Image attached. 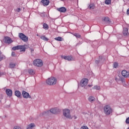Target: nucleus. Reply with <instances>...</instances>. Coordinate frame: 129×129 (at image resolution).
I'll list each match as a JSON object with an SVG mask.
<instances>
[{
    "label": "nucleus",
    "mask_w": 129,
    "mask_h": 129,
    "mask_svg": "<svg viewBox=\"0 0 129 129\" xmlns=\"http://www.w3.org/2000/svg\"><path fill=\"white\" fill-rule=\"evenodd\" d=\"M19 37L21 40H22L23 42H28V36H26L22 33H20L19 34Z\"/></svg>",
    "instance_id": "423d86ee"
},
{
    "label": "nucleus",
    "mask_w": 129,
    "mask_h": 129,
    "mask_svg": "<svg viewBox=\"0 0 129 129\" xmlns=\"http://www.w3.org/2000/svg\"><path fill=\"white\" fill-rule=\"evenodd\" d=\"M40 39H41V40H43V41H48L49 40L48 38L46 37L45 36H41Z\"/></svg>",
    "instance_id": "a878e982"
},
{
    "label": "nucleus",
    "mask_w": 129,
    "mask_h": 129,
    "mask_svg": "<svg viewBox=\"0 0 129 129\" xmlns=\"http://www.w3.org/2000/svg\"><path fill=\"white\" fill-rule=\"evenodd\" d=\"M46 82L48 85H55L57 83V79L54 77H51L48 78Z\"/></svg>",
    "instance_id": "f03ea898"
},
{
    "label": "nucleus",
    "mask_w": 129,
    "mask_h": 129,
    "mask_svg": "<svg viewBox=\"0 0 129 129\" xmlns=\"http://www.w3.org/2000/svg\"><path fill=\"white\" fill-rule=\"evenodd\" d=\"M104 21H105L107 24H110V20H109V18L107 17L104 18Z\"/></svg>",
    "instance_id": "5701e85b"
},
{
    "label": "nucleus",
    "mask_w": 129,
    "mask_h": 129,
    "mask_svg": "<svg viewBox=\"0 0 129 129\" xmlns=\"http://www.w3.org/2000/svg\"><path fill=\"white\" fill-rule=\"evenodd\" d=\"M54 40H56V41H62V40H63V39H62V37L59 36L58 37H56L54 38Z\"/></svg>",
    "instance_id": "cd10ccee"
},
{
    "label": "nucleus",
    "mask_w": 129,
    "mask_h": 129,
    "mask_svg": "<svg viewBox=\"0 0 129 129\" xmlns=\"http://www.w3.org/2000/svg\"><path fill=\"white\" fill-rule=\"evenodd\" d=\"M13 51L16 50H20V52H25L26 51V46L25 45H17L12 48Z\"/></svg>",
    "instance_id": "39448f33"
},
{
    "label": "nucleus",
    "mask_w": 129,
    "mask_h": 129,
    "mask_svg": "<svg viewBox=\"0 0 129 129\" xmlns=\"http://www.w3.org/2000/svg\"><path fill=\"white\" fill-rule=\"evenodd\" d=\"M50 113V111L47 110L43 112L40 114V115L41 116H43V115H49V114Z\"/></svg>",
    "instance_id": "f3484780"
},
{
    "label": "nucleus",
    "mask_w": 129,
    "mask_h": 129,
    "mask_svg": "<svg viewBox=\"0 0 129 129\" xmlns=\"http://www.w3.org/2000/svg\"><path fill=\"white\" fill-rule=\"evenodd\" d=\"M63 115L67 118H69V119H72L73 118V117L71 116L70 114V110L68 109H65L63 110Z\"/></svg>",
    "instance_id": "20e7f679"
},
{
    "label": "nucleus",
    "mask_w": 129,
    "mask_h": 129,
    "mask_svg": "<svg viewBox=\"0 0 129 129\" xmlns=\"http://www.w3.org/2000/svg\"><path fill=\"white\" fill-rule=\"evenodd\" d=\"M22 96L24 98H31V97L29 93L25 91H22Z\"/></svg>",
    "instance_id": "9d476101"
},
{
    "label": "nucleus",
    "mask_w": 129,
    "mask_h": 129,
    "mask_svg": "<svg viewBox=\"0 0 129 129\" xmlns=\"http://www.w3.org/2000/svg\"><path fill=\"white\" fill-rule=\"evenodd\" d=\"M15 95L19 98H21V97H22V94L20 91H16L15 92Z\"/></svg>",
    "instance_id": "dca6fc26"
},
{
    "label": "nucleus",
    "mask_w": 129,
    "mask_h": 129,
    "mask_svg": "<svg viewBox=\"0 0 129 129\" xmlns=\"http://www.w3.org/2000/svg\"><path fill=\"white\" fill-rule=\"evenodd\" d=\"M105 3L106 5H110L111 4V0H105Z\"/></svg>",
    "instance_id": "c85d7f7f"
},
{
    "label": "nucleus",
    "mask_w": 129,
    "mask_h": 129,
    "mask_svg": "<svg viewBox=\"0 0 129 129\" xmlns=\"http://www.w3.org/2000/svg\"><path fill=\"white\" fill-rule=\"evenodd\" d=\"M33 64L34 66H36V67H42L44 65V62L42 59H36L33 61Z\"/></svg>",
    "instance_id": "7ed1b4c3"
},
{
    "label": "nucleus",
    "mask_w": 129,
    "mask_h": 129,
    "mask_svg": "<svg viewBox=\"0 0 129 129\" xmlns=\"http://www.w3.org/2000/svg\"><path fill=\"white\" fill-rule=\"evenodd\" d=\"M41 3L43 6H48L49 4H50V1L49 0H42Z\"/></svg>",
    "instance_id": "4468645a"
},
{
    "label": "nucleus",
    "mask_w": 129,
    "mask_h": 129,
    "mask_svg": "<svg viewBox=\"0 0 129 129\" xmlns=\"http://www.w3.org/2000/svg\"><path fill=\"white\" fill-rule=\"evenodd\" d=\"M16 11L17 12V13H20V12H21V8L16 9Z\"/></svg>",
    "instance_id": "c9c22d12"
},
{
    "label": "nucleus",
    "mask_w": 129,
    "mask_h": 129,
    "mask_svg": "<svg viewBox=\"0 0 129 129\" xmlns=\"http://www.w3.org/2000/svg\"><path fill=\"white\" fill-rule=\"evenodd\" d=\"M118 77H119V81H121L122 83H124V82H125V79H124V78L119 76H118Z\"/></svg>",
    "instance_id": "aec40b11"
},
{
    "label": "nucleus",
    "mask_w": 129,
    "mask_h": 129,
    "mask_svg": "<svg viewBox=\"0 0 129 129\" xmlns=\"http://www.w3.org/2000/svg\"><path fill=\"white\" fill-rule=\"evenodd\" d=\"M88 100L90 102H91V103H92V102L95 101V98H94V97L93 96H90L88 98Z\"/></svg>",
    "instance_id": "6ab92c4d"
},
{
    "label": "nucleus",
    "mask_w": 129,
    "mask_h": 129,
    "mask_svg": "<svg viewBox=\"0 0 129 129\" xmlns=\"http://www.w3.org/2000/svg\"><path fill=\"white\" fill-rule=\"evenodd\" d=\"M117 66H118V63H117V62H114L113 64L114 68H116Z\"/></svg>",
    "instance_id": "2f4dec72"
},
{
    "label": "nucleus",
    "mask_w": 129,
    "mask_h": 129,
    "mask_svg": "<svg viewBox=\"0 0 129 129\" xmlns=\"http://www.w3.org/2000/svg\"><path fill=\"white\" fill-rule=\"evenodd\" d=\"M43 28L44 29V30H49V25L46 23H43Z\"/></svg>",
    "instance_id": "b1692460"
},
{
    "label": "nucleus",
    "mask_w": 129,
    "mask_h": 129,
    "mask_svg": "<svg viewBox=\"0 0 129 129\" xmlns=\"http://www.w3.org/2000/svg\"><path fill=\"white\" fill-rule=\"evenodd\" d=\"M127 15H129V8L127 10Z\"/></svg>",
    "instance_id": "58836bf2"
},
{
    "label": "nucleus",
    "mask_w": 129,
    "mask_h": 129,
    "mask_svg": "<svg viewBox=\"0 0 129 129\" xmlns=\"http://www.w3.org/2000/svg\"><path fill=\"white\" fill-rule=\"evenodd\" d=\"M35 126V124L31 123L27 126V129H32Z\"/></svg>",
    "instance_id": "4be33fe9"
},
{
    "label": "nucleus",
    "mask_w": 129,
    "mask_h": 129,
    "mask_svg": "<svg viewBox=\"0 0 129 129\" xmlns=\"http://www.w3.org/2000/svg\"><path fill=\"white\" fill-rule=\"evenodd\" d=\"M88 86H89V87H91V86H92V85H89Z\"/></svg>",
    "instance_id": "37998d69"
},
{
    "label": "nucleus",
    "mask_w": 129,
    "mask_h": 129,
    "mask_svg": "<svg viewBox=\"0 0 129 129\" xmlns=\"http://www.w3.org/2000/svg\"><path fill=\"white\" fill-rule=\"evenodd\" d=\"M95 63H96V64H98V63H99V60H96V61H95Z\"/></svg>",
    "instance_id": "a19ab883"
},
{
    "label": "nucleus",
    "mask_w": 129,
    "mask_h": 129,
    "mask_svg": "<svg viewBox=\"0 0 129 129\" xmlns=\"http://www.w3.org/2000/svg\"><path fill=\"white\" fill-rule=\"evenodd\" d=\"M124 36H127L128 35V28H124L123 31Z\"/></svg>",
    "instance_id": "a211bd4d"
},
{
    "label": "nucleus",
    "mask_w": 129,
    "mask_h": 129,
    "mask_svg": "<svg viewBox=\"0 0 129 129\" xmlns=\"http://www.w3.org/2000/svg\"><path fill=\"white\" fill-rule=\"evenodd\" d=\"M80 84L82 87H84L85 88V87L87 85V84H88V79H83L81 81Z\"/></svg>",
    "instance_id": "0eeeda50"
},
{
    "label": "nucleus",
    "mask_w": 129,
    "mask_h": 129,
    "mask_svg": "<svg viewBox=\"0 0 129 129\" xmlns=\"http://www.w3.org/2000/svg\"><path fill=\"white\" fill-rule=\"evenodd\" d=\"M9 67H10V68H15V67H16V63L11 62L10 63Z\"/></svg>",
    "instance_id": "bb28decb"
},
{
    "label": "nucleus",
    "mask_w": 129,
    "mask_h": 129,
    "mask_svg": "<svg viewBox=\"0 0 129 129\" xmlns=\"http://www.w3.org/2000/svg\"><path fill=\"white\" fill-rule=\"evenodd\" d=\"M89 8L90 10H93L95 9V6L94 4H91L89 5Z\"/></svg>",
    "instance_id": "393cba45"
},
{
    "label": "nucleus",
    "mask_w": 129,
    "mask_h": 129,
    "mask_svg": "<svg viewBox=\"0 0 129 129\" xmlns=\"http://www.w3.org/2000/svg\"><path fill=\"white\" fill-rule=\"evenodd\" d=\"M74 119H76V118H77V116H74Z\"/></svg>",
    "instance_id": "79ce46f5"
},
{
    "label": "nucleus",
    "mask_w": 129,
    "mask_h": 129,
    "mask_svg": "<svg viewBox=\"0 0 129 129\" xmlns=\"http://www.w3.org/2000/svg\"><path fill=\"white\" fill-rule=\"evenodd\" d=\"M30 51H31V52H34V49H33V48H30Z\"/></svg>",
    "instance_id": "ea45409f"
},
{
    "label": "nucleus",
    "mask_w": 129,
    "mask_h": 129,
    "mask_svg": "<svg viewBox=\"0 0 129 129\" xmlns=\"http://www.w3.org/2000/svg\"><path fill=\"white\" fill-rule=\"evenodd\" d=\"M28 73L30 74V75H34L35 73V70L33 69H29L28 70Z\"/></svg>",
    "instance_id": "412c9836"
},
{
    "label": "nucleus",
    "mask_w": 129,
    "mask_h": 129,
    "mask_svg": "<svg viewBox=\"0 0 129 129\" xmlns=\"http://www.w3.org/2000/svg\"><path fill=\"white\" fill-rule=\"evenodd\" d=\"M6 93L8 96H12L13 95V91L10 89H7L6 90Z\"/></svg>",
    "instance_id": "ddd939ff"
},
{
    "label": "nucleus",
    "mask_w": 129,
    "mask_h": 129,
    "mask_svg": "<svg viewBox=\"0 0 129 129\" xmlns=\"http://www.w3.org/2000/svg\"><path fill=\"white\" fill-rule=\"evenodd\" d=\"M126 123H129V117L126 119Z\"/></svg>",
    "instance_id": "4c0bfd02"
},
{
    "label": "nucleus",
    "mask_w": 129,
    "mask_h": 129,
    "mask_svg": "<svg viewBox=\"0 0 129 129\" xmlns=\"http://www.w3.org/2000/svg\"><path fill=\"white\" fill-rule=\"evenodd\" d=\"M121 75L122 76H123V77H125V78H127V77H129V72L125 70H123L122 71Z\"/></svg>",
    "instance_id": "9b49d317"
},
{
    "label": "nucleus",
    "mask_w": 129,
    "mask_h": 129,
    "mask_svg": "<svg viewBox=\"0 0 129 129\" xmlns=\"http://www.w3.org/2000/svg\"><path fill=\"white\" fill-rule=\"evenodd\" d=\"M4 58H5V57H4V56L3 55L0 56V61H2V60H4Z\"/></svg>",
    "instance_id": "e433bc0d"
},
{
    "label": "nucleus",
    "mask_w": 129,
    "mask_h": 129,
    "mask_svg": "<svg viewBox=\"0 0 129 129\" xmlns=\"http://www.w3.org/2000/svg\"><path fill=\"white\" fill-rule=\"evenodd\" d=\"M11 56L12 57H17V55H16V53H15V52H12Z\"/></svg>",
    "instance_id": "473e14b6"
},
{
    "label": "nucleus",
    "mask_w": 129,
    "mask_h": 129,
    "mask_svg": "<svg viewBox=\"0 0 129 129\" xmlns=\"http://www.w3.org/2000/svg\"><path fill=\"white\" fill-rule=\"evenodd\" d=\"M115 81H116L117 82H118V81H119V77H118V78H117V76L115 77Z\"/></svg>",
    "instance_id": "72a5a7b5"
},
{
    "label": "nucleus",
    "mask_w": 129,
    "mask_h": 129,
    "mask_svg": "<svg viewBox=\"0 0 129 129\" xmlns=\"http://www.w3.org/2000/svg\"><path fill=\"white\" fill-rule=\"evenodd\" d=\"M61 57L62 59H64V60H67L68 61H72V60H73V57H72V56H64L62 55Z\"/></svg>",
    "instance_id": "f8f14e48"
},
{
    "label": "nucleus",
    "mask_w": 129,
    "mask_h": 129,
    "mask_svg": "<svg viewBox=\"0 0 129 129\" xmlns=\"http://www.w3.org/2000/svg\"><path fill=\"white\" fill-rule=\"evenodd\" d=\"M49 111L53 114H58V113H60V110L58 108H54L50 109Z\"/></svg>",
    "instance_id": "6e6552de"
},
{
    "label": "nucleus",
    "mask_w": 129,
    "mask_h": 129,
    "mask_svg": "<svg viewBox=\"0 0 129 129\" xmlns=\"http://www.w3.org/2000/svg\"><path fill=\"white\" fill-rule=\"evenodd\" d=\"M74 36H75V37H77V38H81V35H80V34H78V33H75L74 34Z\"/></svg>",
    "instance_id": "c756f323"
},
{
    "label": "nucleus",
    "mask_w": 129,
    "mask_h": 129,
    "mask_svg": "<svg viewBox=\"0 0 129 129\" xmlns=\"http://www.w3.org/2000/svg\"><path fill=\"white\" fill-rule=\"evenodd\" d=\"M93 88V89H96V90H99V89H100V87L98 86H95Z\"/></svg>",
    "instance_id": "7c9ffc66"
},
{
    "label": "nucleus",
    "mask_w": 129,
    "mask_h": 129,
    "mask_svg": "<svg viewBox=\"0 0 129 129\" xmlns=\"http://www.w3.org/2000/svg\"><path fill=\"white\" fill-rule=\"evenodd\" d=\"M79 44H80V43H77V46H78V45H79Z\"/></svg>",
    "instance_id": "a18cd8bd"
},
{
    "label": "nucleus",
    "mask_w": 129,
    "mask_h": 129,
    "mask_svg": "<svg viewBox=\"0 0 129 129\" xmlns=\"http://www.w3.org/2000/svg\"><path fill=\"white\" fill-rule=\"evenodd\" d=\"M61 2H64V1H66V0H60Z\"/></svg>",
    "instance_id": "c03bdc74"
},
{
    "label": "nucleus",
    "mask_w": 129,
    "mask_h": 129,
    "mask_svg": "<svg viewBox=\"0 0 129 129\" xmlns=\"http://www.w3.org/2000/svg\"><path fill=\"white\" fill-rule=\"evenodd\" d=\"M57 11L60 12V13H66L67 9L65 7H61L57 9Z\"/></svg>",
    "instance_id": "2eb2a0df"
},
{
    "label": "nucleus",
    "mask_w": 129,
    "mask_h": 129,
    "mask_svg": "<svg viewBox=\"0 0 129 129\" xmlns=\"http://www.w3.org/2000/svg\"><path fill=\"white\" fill-rule=\"evenodd\" d=\"M104 113L106 115H110L112 113V109L109 105H106L104 107Z\"/></svg>",
    "instance_id": "f257e3e1"
},
{
    "label": "nucleus",
    "mask_w": 129,
    "mask_h": 129,
    "mask_svg": "<svg viewBox=\"0 0 129 129\" xmlns=\"http://www.w3.org/2000/svg\"><path fill=\"white\" fill-rule=\"evenodd\" d=\"M80 129H89V128H88V127L86 126H83L81 127Z\"/></svg>",
    "instance_id": "f704fd0d"
},
{
    "label": "nucleus",
    "mask_w": 129,
    "mask_h": 129,
    "mask_svg": "<svg viewBox=\"0 0 129 129\" xmlns=\"http://www.w3.org/2000/svg\"><path fill=\"white\" fill-rule=\"evenodd\" d=\"M4 43H6V44H12L13 43V40L9 36L5 37Z\"/></svg>",
    "instance_id": "1a4fd4ad"
}]
</instances>
